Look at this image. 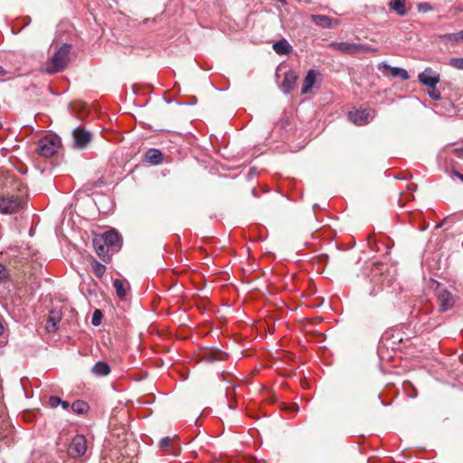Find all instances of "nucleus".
Instances as JSON below:
<instances>
[{
  "mask_svg": "<svg viewBox=\"0 0 463 463\" xmlns=\"http://www.w3.org/2000/svg\"><path fill=\"white\" fill-rule=\"evenodd\" d=\"M93 246L97 255L104 261L109 262L110 260V250L104 240L99 236H96L93 239Z\"/></svg>",
  "mask_w": 463,
  "mask_h": 463,
  "instance_id": "9b49d317",
  "label": "nucleus"
},
{
  "mask_svg": "<svg viewBox=\"0 0 463 463\" xmlns=\"http://www.w3.org/2000/svg\"><path fill=\"white\" fill-rule=\"evenodd\" d=\"M4 329L3 317L0 316V335L4 333Z\"/></svg>",
  "mask_w": 463,
  "mask_h": 463,
  "instance_id": "473e14b6",
  "label": "nucleus"
},
{
  "mask_svg": "<svg viewBox=\"0 0 463 463\" xmlns=\"http://www.w3.org/2000/svg\"><path fill=\"white\" fill-rule=\"evenodd\" d=\"M428 94L433 100H439L441 99L440 92L436 89V87L430 88Z\"/></svg>",
  "mask_w": 463,
  "mask_h": 463,
  "instance_id": "bb28decb",
  "label": "nucleus"
},
{
  "mask_svg": "<svg viewBox=\"0 0 463 463\" xmlns=\"http://www.w3.org/2000/svg\"><path fill=\"white\" fill-rule=\"evenodd\" d=\"M313 22L323 28H331L332 27V19L326 15L315 14L312 15Z\"/></svg>",
  "mask_w": 463,
  "mask_h": 463,
  "instance_id": "6ab92c4d",
  "label": "nucleus"
},
{
  "mask_svg": "<svg viewBox=\"0 0 463 463\" xmlns=\"http://www.w3.org/2000/svg\"><path fill=\"white\" fill-rule=\"evenodd\" d=\"M454 175L461 181L463 182V174L459 173V172H457L455 171L454 172Z\"/></svg>",
  "mask_w": 463,
  "mask_h": 463,
  "instance_id": "f704fd0d",
  "label": "nucleus"
},
{
  "mask_svg": "<svg viewBox=\"0 0 463 463\" xmlns=\"http://www.w3.org/2000/svg\"><path fill=\"white\" fill-rule=\"evenodd\" d=\"M74 146L78 148H84L91 140V133L82 128H76L73 132Z\"/></svg>",
  "mask_w": 463,
  "mask_h": 463,
  "instance_id": "9d476101",
  "label": "nucleus"
},
{
  "mask_svg": "<svg viewBox=\"0 0 463 463\" xmlns=\"http://www.w3.org/2000/svg\"><path fill=\"white\" fill-rule=\"evenodd\" d=\"M378 69H379V71H382V73L384 76H391L392 78H401L403 80H406L410 78V76L405 69L399 68V67H392L389 64H387L385 61L379 63Z\"/></svg>",
  "mask_w": 463,
  "mask_h": 463,
  "instance_id": "1a4fd4ad",
  "label": "nucleus"
},
{
  "mask_svg": "<svg viewBox=\"0 0 463 463\" xmlns=\"http://www.w3.org/2000/svg\"><path fill=\"white\" fill-rule=\"evenodd\" d=\"M418 80L422 85L433 88L439 82L440 76L432 68L427 67L422 72L419 73Z\"/></svg>",
  "mask_w": 463,
  "mask_h": 463,
  "instance_id": "39448f33",
  "label": "nucleus"
},
{
  "mask_svg": "<svg viewBox=\"0 0 463 463\" xmlns=\"http://www.w3.org/2000/svg\"><path fill=\"white\" fill-rule=\"evenodd\" d=\"M87 451V441L83 435H76L69 447V453L72 458H80Z\"/></svg>",
  "mask_w": 463,
  "mask_h": 463,
  "instance_id": "423d86ee",
  "label": "nucleus"
},
{
  "mask_svg": "<svg viewBox=\"0 0 463 463\" xmlns=\"http://www.w3.org/2000/svg\"><path fill=\"white\" fill-rule=\"evenodd\" d=\"M163 155L160 150L150 148L145 155L146 161L152 165H158L162 161Z\"/></svg>",
  "mask_w": 463,
  "mask_h": 463,
  "instance_id": "a211bd4d",
  "label": "nucleus"
},
{
  "mask_svg": "<svg viewBox=\"0 0 463 463\" xmlns=\"http://www.w3.org/2000/svg\"><path fill=\"white\" fill-rule=\"evenodd\" d=\"M57 323H58V320H56L53 317H50L48 318V322H47V328L49 330H51V326H52V330H55Z\"/></svg>",
  "mask_w": 463,
  "mask_h": 463,
  "instance_id": "2f4dec72",
  "label": "nucleus"
},
{
  "mask_svg": "<svg viewBox=\"0 0 463 463\" xmlns=\"http://www.w3.org/2000/svg\"><path fill=\"white\" fill-rule=\"evenodd\" d=\"M113 287L116 289L117 296L120 298H123L127 295V290L125 288V282L119 279H116L113 281Z\"/></svg>",
  "mask_w": 463,
  "mask_h": 463,
  "instance_id": "412c9836",
  "label": "nucleus"
},
{
  "mask_svg": "<svg viewBox=\"0 0 463 463\" xmlns=\"http://www.w3.org/2000/svg\"><path fill=\"white\" fill-rule=\"evenodd\" d=\"M91 269L93 273L99 279L103 277L107 269L103 264L94 259L91 260Z\"/></svg>",
  "mask_w": 463,
  "mask_h": 463,
  "instance_id": "4be33fe9",
  "label": "nucleus"
},
{
  "mask_svg": "<svg viewBox=\"0 0 463 463\" xmlns=\"http://www.w3.org/2000/svg\"><path fill=\"white\" fill-rule=\"evenodd\" d=\"M404 5L405 0H392L390 3L391 9L400 15H405L407 13Z\"/></svg>",
  "mask_w": 463,
  "mask_h": 463,
  "instance_id": "aec40b11",
  "label": "nucleus"
},
{
  "mask_svg": "<svg viewBox=\"0 0 463 463\" xmlns=\"http://www.w3.org/2000/svg\"><path fill=\"white\" fill-rule=\"evenodd\" d=\"M71 407L76 414H83L89 408L88 404L80 400L75 401Z\"/></svg>",
  "mask_w": 463,
  "mask_h": 463,
  "instance_id": "5701e85b",
  "label": "nucleus"
},
{
  "mask_svg": "<svg viewBox=\"0 0 463 463\" xmlns=\"http://www.w3.org/2000/svg\"><path fill=\"white\" fill-rule=\"evenodd\" d=\"M173 447V439L170 437L163 438L159 442V448L162 450L167 451L170 450Z\"/></svg>",
  "mask_w": 463,
  "mask_h": 463,
  "instance_id": "b1692460",
  "label": "nucleus"
},
{
  "mask_svg": "<svg viewBox=\"0 0 463 463\" xmlns=\"http://www.w3.org/2000/svg\"><path fill=\"white\" fill-rule=\"evenodd\" d=\"M357 47H359V48H357V53L361 52H377V49H375V48H373V47H372L370 45H367V44H358L357 43Z\"/></svg>",
  "mask_w": 463,
  "mask_h": 463,
  "instance_id": "cd10ccee",
  "label": "nucleus"
},
{
  "mask_svg": "<svg viewBox=\"0 0 463 463\" xmlns=\"http://www.w3.org/2000/svg\"><path fill=\"white\" fill-rule=\"evenodd\" d=\"M8 277V270L3 264H0V281H4Z\"/></svg>",
  "mask_w": 463,
  "mask_h": 463,
  "instance_id": "7c9ffc66",
  "label": "nucleus"
},
{
  "mask_svg": "<svg viewBox=\"0 0 463 463\" xmlns=\"http://www.w3.org/2000/svg\"><path fill=\"white\" fill-rule=\"evenodd\" d=\"M298 80V75L294 71H288L285 73L284 79L280 84V90L285 94H289L294 89Z\"/></svg>",
  "mask_w": 463,
  "mask_h": 463,
  "instance_id": "f8f14e48",
  "label": "nucleus"
},
{
  "mask_svg": "<svg viewBox=\"0 0 463 463\" xmlns=\"http://www.w3.org/2000/svg\"><path fill=\"white\" fill-rule=\"evenodd\" d=\"M71 49V44H62L52 56L50 66L46 69V71L48 73H56L63 71L69 62Z\"/></svg>",
  "mask_w": 463,
  "mask_h": 463,
  "instance_id": "f03ea898",
  "label": "nucleus"
},
{
  "mask_svg": "<svg viewBox=\"0 0 463 463\" xmlns=\"http://www.w3.org/2000/svg\"><path fill=\"white\" fill-rule=\"evenodd\" d=\"M102 313L99 309H96L92 315V324L94 326H99L101 323Z\"/></svg>",
  "mask_w": 463,
  "mask_h": 463,
  "instance_id": "a878e982",
  "label": "nucleus"
},
{
  "mask_svg": "<svg viewBox=\"0 0 463 463\" xmlns=\"http://www.w3.org/2000/svg\"><path fill=\"white\" fill-rule=\"evenodd\" d=\"M373 118V111L371 109H355L348 113V118L357 126H363L369 123Z\"/></svg>",
  "mask_w": 463,
  "mask_h": 463,
  "instance_id": "0eeeda50",
  "label": "nucleus"
},
{
  "mask_svg": "<svg viewBox=\"0 0 463 463\" xmlns=\"http://www.w3.org/2000/svg\"><path fill=\"white\" fill-rule=\"evenodd\" d=\"M61 402V400L57 396H51L49 398V404L52 408H56Z\"/></svg>",
  "mask_w": 463,
  "mask_h": 463,
  "instance_id": "c756f323",
  "label": "nucleus"
},
{
  "mask_svg": "<svg viewBox=\"0 0 463 463\" xmlns=\"http://www.w3.org/2000/svg\"><path fill=\"white\" fill-rule=\"evenodd\" d=\"M110 366L103 361L97 362L91 368V373L99 377L107 376L110 373Z\"/></svg>",
  "mask_w": 463,
  "mask_h": 463,
  "instance_id": "dca6fc26",
  "label": "nucleus"
},
{
  "mask_svg": "<svg viewBox=\"0 0 463 463\" xmlns=\"http://www.w3.org/2000/svg\"><path fill=\"white\" fill-rule=\"evenodd\" d=\"M439 39L443 43L457 45L463 43V30L458 33L440 34L439 35Z\"/></svg>",
  "mask_w": 463,
  "mask_h": 463,
  "instance_id": "2eb2a0df",
  "label": "nucleus"
},
{
  "mask_svg": "<svg viewBox=\"0 0 463 463\" xmlns=\"http://www.w3.org/2000/svg\"><path fill=\"white\" fill-rule=\"evenodd\" d=\"M330 47L344 54H355L357 53V43H351L346 42L331 43Z\"/></svg>",
  "mask_w": 463,
  "mask_h": 463,
  "instance_id": "ddd939ff",
  "label": "nucleus"
},
{
  "mask_svg": "<svg viewBox=\"0 0 463 463\" xmlns=\"http://www.w3.org/2000/svg\"><path fill=\"white\" fill-rule=\"evenodd\" d=\"M456 151H457L458 155L459 156H461V153L463 152V147H462V148H460V149H457Z\"/></svg>",
  "mask_w": 463,
  "mask_h": 463,
  "instance_id": "c9c22d12",
  "label": "nucleus"
},
{
  "mask_svg": "<svg viewBox=\"0 0 463 463\" xmlns=\"http://www.w3.org/2000/svg\"><path fill=\"white\" fill-rule=\"evenodd\" d=\"M60 146L58 137L47 135L40 138L37 144V152L41 156L51 157L57 153Z\"/></svg>",
  "mask_w": 463,
  "mask_h": 463,
  "instance_id": "7ed1b4c3",
  "label": "nucleus"
},
{
  "mask_svg": "<svg viewBox=\"0 0 463 463\" xmlns=\"http://www.w3.org/2000/svg\"><path fill=\"white\" fill-rule=\"evenodd\" d=\"M273 50L279 55L288 54L292 51V46L286 39H281L273 44Z\"/></svg>",
  "mask_w": 463,
  "mask_h": 463,
  "instance_id": "f3484780",
  "label": "nucleus"
},
{
  "mask_svg": "<svg viewBox=\"0 0 463 463\" xmlns=\"http://www.w3.org/2000/svg\"><path fill=\"white\" fill-rule=\"evenodd\" d=\"M449 64L457 70H463V58H452Z\"/></svg>",
  "mask_w": 463,
  "mask_h": 463,
  "instance_id": "393cba45",
  "label": "nucleus"
},
{
  "mask_svg": "<svg viewBox=\"0 0 463 463\" xmlns=\"http://www.w3.org/2000/svg\"><path fill=\"white\" fill-rule=\"evenodd\" d=\"M61 405L63 409L67 410L70 407V403L66 401H61Z\"/></svg>",
  "mask_w": 463,
  "mask_h": 463,
  "instance_id": "72a5a7b5",
  "label": "nucleus"
},
{
  "mask_svg": "<svg viewBox=\"0 0 463 463\" xmlns=\"http://www.w3.org/2000/svg\"><path fill=\"white\" fill-rule=\"evenodd\" d=\"M318 72L315 70H309L304 79L303 86L301 88V94H307L313 89Z\"/></svg>",
  "mask_w": 463,
  "mask_h": 463,
  "instance_id": "4468645a",
  "label": "nucleus"
},
{
  "mask_svg": "<svg viewBox=\"0 0 463 463\" xmlns=\"http://www.w3.org/2000/svg\"><path fill=\"white\" fill-rule=\"evenodd\" d=\"M109 246L111 253L118 252L121 248V237L115 230H110L99 235Z\"/></svg>",
  "mask_w": 463,
  "mask_h": 463,
  "instance_id": "6e6552de",
  "label": "nucleus"
},
{
  "mask_svg": "<svg viewBox=\"0 0 463 463\" xmlns=\"http://www.w3.org/2000/svg\"><path fill=\"white\" fill-rule=\"evenodd\" d=\"M26 205L24 197L18 194H0V213L14 214L23 210Z\"/></svg>",
  "mask_w": 463,
  "mask_h": 463,
  "instance_id": "f257e3e1",
  "label": "nucleus"
},
{
  "mask_svg": "<svg viewBox=\"0 0 463 463\" xmlns=\"http://www.w3.org/2000/svg\"><path fill=\"white\" fill-rule=\"evenodd\" d=\"M436 297L439 305V311L446 312L451 309L456 302L455 296L444 288H440L439 285L436 288Z\"/></svg>",
  "mask_w": 463,
  "mask_h": 463,
  "instance_id": "20e7f679",
  "label": "nucleus"
},
{
  "mask_svg": "<svg viewBox=\"0 0 463 463\" xmlns=\"http://www.w3.org/2000/svg\"><path fill=\"white\" fill-rule=\"evenodd\" d=\"M14 77V74L10 72L8 70L4 69L0 66V79L10 80Z\"/></svg>",
  "mask_w": 463,
  "mask_h": 463,
  "instance_id": "c85d7f7f",
  "label": "nucleus"
}]
</instances>
